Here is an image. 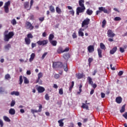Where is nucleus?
Wrapping results in <instances>:
<instances>
[{
    "instance_id": "f257e3e1",
    "label": "nucleus",
    "mask_w": 127,
    "mask_h": 127,
    "mask_svg": "<svg viewBox=\"0 0 127 127\" xmlns=\"http://www.w3.org/2000/svg\"><path fill=\"white\" fill-rule=\"evenodd\" d=\"M4 41L7 42L9 41V39H11L12 37L14 36V33L11 31L8 33V30H6L4 31Z\"/></svg>"
},
{
    "instance_id": "f03ea898",
    "label": "nucleus",
    "mask_w": 127,
    "mask_h": 127,
    "mask_svg": "<svg viewBox=\"0 0 127 127\" xmlns=\"http://www.w3.org/2000/svg\"><path fill=\"white\" fill-rule=\"evenodd\" d=\"M107 36L108 37H110V38L108 39V41L110 42H113V41H114V39H113V38L116 36V34L114 33L112 30L109 29L107 31Z\"/></svg>"
},
{
    "instance_id": "7ed1b4c3",
    "label": "nucleus",
    "mask_w": 127,
    "mask_h": 127,
    "mask_svg": "<svg viewBox=\"0 0 127 127\" xmlns=\"http://www.w3.org/2000/svg\"><path fill=\"white\" fill-rule=\"evenodd\" d=\"M32 38H33V35H32V34L28 33L27 35V37L24 39L26 45H29V44H30L31 43V40L30 39H32Z\"/></svg>"
},
{
    "instance_id": "20e7f679",
    "label": "nucleus",
    "mask_w": 127,
    "mask_h": 127,
    "mask_svg": "<svg viewBox=\"0 0 127 127\" xmlns=\"http://www.w3.org/2000/svg\"><path fill=\"white\" fill-rule=\"evenodd\" d=\"M102 11H103L104 13H109L108 9H106V8L104 7H99V10L96 11V15H98V14H99V13H101Z\"/></svg>"
},
{
    "instance_id": "39448f33",
    "label": "nucleus",
    "mask_w": 127,
    "mask_h": 127,
    "mask_svg": "<svg viewBox=\"0 0 127 127\" xmlns=\"http://www.w3.org/2000/svg\"><path fill=\"white\" fill-rule=\"evenodd\" d=\"M53 68H63V64L60 62H55L53 64Z\"/></svg>"
},
{
    "instance_id": "423d86ee",
    "label": "nucleus",
    "mask_w": 127,
    "mask_h": 127,
    "mask_svg": "<svg viewBox=\"0 0 127 127\" xmlns=\"http://www.w3.org/2000/svg\"><path fill=\"white\" fill-rule=\"evenodd\" d=\"M9 5H10V1L9 0L4 3V9L6 13H8L9 12V8H8Z\"/></svg>"
},
{
    "instance_id": "0eeeda50",
    "label": "nucleus",
    "mask_w": 127,
    "mask_h": 127,
    "mask_svg": "<svg viewBox=\"0 0 127 127\" xmlns=\"http://www.w3.org/2000/svg\"><path fill=\"white\" fill-rule=\"evenodd\" d=\"M25 27L26 29H29V30H33V28H34V26L32 25V24L28 21L25 22Z\"/></svg>"
},
{
    "instance_id": "6e6552de",
    "label": "nucleus",
    "mask_w": 127,
    "mask_h": 127,
    "mask_svg": "<svg viewBox=\"0 0 127 127\" xmlns=\"http://www.w3.org/2000/svg\"><path fill=\"white\" fill-rule=\"evenodd\" d=\"M85 9H86L85 7H78L76 8L77 15H79L80 13H82V12H84V11H85Z\"/></svg>"
},
{
    "instance_id": "1a4fd4ad",
    "label": "nucleus",
    "mask_w": 127,
    "mask_h": 127,
    "mask_svg": "<svg viewBox=\"0 0 127 127\" xmlns=\"http://www.w3.org/2000/svg\"><path fill=\"white\" fill-rule=\"evenodd\" d=\"M89 24H90V19L87 18L82 21L81 27H84L85 25H89Z\"/></svg>"
},
{
    "instance_id": "9d476101",
    "label": "nucleus",
    "mask_w": 127,
    "mask_h": 127,
    "mask_svg": "<svg viewBox=\"0 0 127 127\" xmlns=\"http://www.w3.org/2000/svg\"><path fill=\"white\" fill-rule=\"evenodd\" d=\"M48 43V41L47 40H44L43 41H39L37 42V44L39 45L40 46H41V45L44 46L46 45Z\"/></svg>"
},
{
    "instance_id": "9b49d317",
    "label": "nucleus",
    "mask_w": 127,
    "mask_h": 127,
    "mask_svg": "<svg viewBox=\"0 0 127 127\" xmlns=\"http://www.w3.org/2000/svg\"><path fill=\"white\" fill-rule=\"evenodd\" d=\"M87 50L89 52V53H92V52H94L95 51V48L94 46L93 45H90L87 48Z\"/></svg>"
},
{
    "instance_id": "f8f14e48",
    "label": "nucleus",
    "mask_w": 127,
    "mask_h": 127,
    "mask_svg": "<svg viewBox=\"0 0 127 127\" xmlns=\"http://www.w3.org/2000/svg\"><path fill=\"white\" fill-rule=\"evenodd\" d=\"M38 93H43L45 91V88L42 86H39L37 88Z\"/></svg>"
},
{
    "instance_id": "ddd939ff",
    "label": "nucleus",
    "mask_w": 127,
    "mask_h": 127,
    "mask_svg": "<svg viewBox=\"0 0 127 127\" xmlns=\"http://www.w3.org/2000/svg\"><path fill=\"white\" fill-rule=\"evenodd\" d=\"M116 102L117 104H121L123 102V98L121 96L117 97L116 98Z\"/></svg>"
},
{
    "instance_id": "4468645a",
    "label": "nucleus",
    "mask_w": 127,
    "mask_h": 127,
    "mask_svg": "<svg viewBox=\"0 0 127 127\" xmlns=\"http://www.w3.org/2000/svg\"><path fill=\"white\" fill-rule=\"evenodd\" d=\"M117 50H118V48L117 47H114L111 50H110V54L113 55V54L116 53Z\"/></svg>"
},
{
    "instance_id": "2eb2a0df",
    "label": "nucleus",
    "mask_w": 127,
    "mask_h": 127,
    "mask_svg": "<svg viewBox=\"0 0 127 127\" xmlns=\"http://www.w3.org/2000/svg\"><path fill=\"white\" fill-rule=\"evenodd\" d=\"M42 77H43V73H42V72H40L38 74V78L36 80V83H38V82H39L40 78H42Z\"/></svg>"
},
{
    "instance_id": "dca6fc26",
    "label": "nucleus",
    "mask_w": 127,
    "mask_h": 127,
    "mask_svg": "<svg viewBox=\"0 0 127 127\" xmlns=\"http://www.w3.org/2000/svg\"><path fill=\"white\" fill-rule=\"evenodd\" d=\"M57 52L58 54H61V53H64L63 48H62V47H59L57 50Z\"/></svg>"
},
{
    "instance_id": "f3484780",
    "label": "nucleus",
    "mask_w": 127,
    "mask_h": 127,
    "mask_svg": "<svg viewBox=\"0 0 127 127\" xmlns=\"http://www.w3.org/2000/svg\"><path fill=\"white\" fill-rule=\"evenodd\" d=\"M84 2H85V1L84 0H79L78 1L79 6H80L81 7H85Z\"/></svg>"
},
{
    "instance_id": "a211bd4d",
    "label": "nucleus",
    "mask_w": 127,
    "mask_h": 127,
    "mask_svg": "<svg viewBox=\"0 0 127 127\" xmlns=\"http://www.w3.org/2000/svg\"><path fill=\"white\" fill-rule=\"evenodd\" d=\"M63 57L65 60H68L70 58V54L66 53L63 55Z\"/></svg>"
},
{
    "instance_id": "6ab92c4d",
    "label": "nucleus",
    "mask_w": 127,
    "mask_h": 127,
    "mask_svg": "<svg viewBox=\"0 0 127 127\" xmlns=\"http://www.w3.org/2000/svg\"><path fill=\"white\" fill-rule=\"evenodd\" d=\"M9 114L10 115H11L12 116L13 115H15V110H14V109H13V108L10 109V110H9Z\"/></svg>"
},
{
    "instance_id": "aec40b11",
    "label": "nucleus",
    "mask_w": 127,
    "mask_h": 127,
    "mask_svg": "<svg viewBox=\"0 0 127 127\" xmlns=\"http://www.w3.org/2000/svg\"><path fill=\"white\" fill-rule=\"evenodd\" d=\"M81 108L82 109H86V110H89V106L87 105L88 104H86L84 103H82Z\"/></svg>"
},
{
    "instance_id": "412c9836",
    "label": "nucleus",
    "mask_w": 127,
    "mask_h": 127,
    "mask_svg": "<svg viewBox=\"0 0 127 127\" xmlns=\"http://www.w3.org/2000/svg\"><path fill=\"white\" fill-rule=\"evenodd\" d=\"M97 51L99 58H102L103 57V56H102V50L100 48H98L97 49Z\"/></svg>"
},
{
    "instance_id": "4be33fe9",
    "label": "nucleus",
    "mask_w": 127,
    "mask_h": 127,
    "mask_svg": "<svg viewBox=\"0 0 127 127\" xmlns=\"http://www.w3.org/2000/svg\"><path fill=\"white\" fill-rule=\"evenodd\" d=\"M35 58V54L32 53V54L30 56V58L29 59L30 62H32V61H33V59Z\"/></svg>"
},
{
    "instance_id": "5701e85b",
    "label": "nucleus",
    "mask_w": 127,
    "mask_h": 127,
    "mask_svg": "<svg viewBox=\"0 0 127 127\" xmlns=\"http://www.w3.org/2000/svg\"><path fill=\"white\" fill-rule=\"evenodd\" d=\"M63 121H64V119H61L58 121V123L60 127H64V123H63Z\"/></svg>"
},
{
    "instance_id": "b1692460",
    "label": "nucleus",
    "mask_w": 127,
    "mask_h": 127,
    "mask_svg": "<svg viewBox=\"0 0 127 127\" xmlns=\"http://www.w3.org/2000/svg\"><path fill=\"white\" fill-rule=\"evenodd\" d=\"M11 95L12 96L15 95V96H19V92L18 91H12L11 92Z\"/></svg>"
},
{
    "instance_id": "393cba45",
    "label": "nucleus",
    "mask_w": 127,
    "mask_h": 127,
    "mask_svg": "<svg viewBox=\"0 0 127 127\" xmlns=\"http://www.w3.org/2000/svg\"><path fill=\"white\" fill-rule=\"evenodd\" d=\"M51 44L53 45V46H56L57 45V41L56 40H53L52 41H50Z\"/></svg>"
},
{
    "instance_id": "a878e982",
    "label": "nucleus",
    "mask_w": 127,
    "mask_h": 127,
    "mask_svg": "<svg viewBox=\"0 0 127 127\" xmlns=\"http://www.w3.org/2000/svg\"><path fill=\"white\" fill-rule=\"evenodd\" d=\"M3 119L5 122H7V123H9L10 122V119L7 116H3Z\"/></svg>"
},
{
    "instance_id": "bb28decb",
    "label": "nucleus",
    "mask_w": 127,
    "mask_h": 127,
    "mask_svg": "<svg viewBox=\"0 0 127 127\" xmlns=\"http://www.w3.org/2000/svg\"><path fill=\"white\" fill-rule=\"evenodd\" d=\"M126 112V105H124L122 107L121 109L120 110V113H123Z\"/></svg>"
},
{
    "instance_id": "cd10ccee",
    "label": "nucleus",
    "mask_w": 127,
    "mask_h": 127,
    "mask_svg": "<svg viewBox=\"0 0 127 127\" xmlns=\"http://www.w3.org/2000/svg\"><path fill=\"white\" fill-rule=\"evenodd\" d=\"M24 8H28L29 7V2L26 1L24 3Z\"/></svg>"
},
{
    "instance_id": "c85d7f7f",
    "label": "nucleus",
    "mask_w": 127,
    "mask_h": 127,
    "mask_svg": "<svg viewBox=\"0 0 127 127\" xmlns=\"http://www.w3.org/2000/svg\"><path fill=\"white\" fill-rule=\"evenodd\" d=\"M87 80H88L89 84L90 85H92V84H93L94 82H93V81H92V78L91 77L88 76L87 77Z\"/></svg>"
},
{
    "instance_id": "c756f323",
    "label": "nucleus",
    "mask_w": 127,
    "mask_h": 127,
    "mask_svg": "<svg viewBox=\"0 0 127 127\" xmlns=\"http://www.w3.org/2000/svg\"><path fill=\"white\" fill-rule=\"evenodd\" d=\"M100 48L102 49V50H106V46L104 45V43H100Z\"/></svg>"
},
{
    "instance_id": "7c9ffc66",
    "label": "nucleus",
    "mask_w": 127,
    "mask_h": 127,
    "mask_svg": "<svg viewBox=\"0 0 127 127\" xmlns=\"http://www.w3.org/2000/svg\"><path fill=\"white\" fill-rule=\"evenodd\" d=\"M56 11L59 14H61V13H62L61 9H60V8H59V7H56Z\"/></svg>"
},
{
    "instance_id": "2f4dec72",
    "label": "nucleus",
    "mask_w": 127,
    "mask_h": 127,
    "mask_svg": "<svg viewBox=\"0 0 127 127\" xmlns=\"http://www.w3.org/2000/svg\"><path fill=\"white\" fill-rule=\"evenodd\" d=\"M53 38H54V35L51 34H50L49 36V41H52L53 40Z\"/></svg>"
},
{
    "instance_id": "473e14b6",
    "label": "nucleus",
    "mask_w": 127,
    "mask_h": 127,
    "mask_svg": "<svg viewBox=\"0 0 127 127\" xmlns=\"http://www.w3.org/2000/svg\"><path fill=\"white\" fill-rule=\"evenodd\" d=\"M76 76L78 79H82L83 78V74L82 73L76 74Z\"/></svg>"
},
{
    "instance_id": "72a5a7b5",
    "label": "nucleus",
    "mask_w": 127,
    "mask_h": 127,
    "mask_svg": "<svg viewBox=\"0 0 127 127\" xmlns=\"http://www.w3.org/2000/svg\"><path fill=\"white\" fill-rule=\"evenodd\" d=\"M86 13L88 14V15H91L93 14V10H90V9H87L86 11Z\"/></svg>"
},
{
    "instance_id": "f704fd0d",
    "label": "nucleus",
    "mask_w": 127,
    "mask_h": 127,
    "mask_svg": "<svg viewBox=\"0 0 127 127\" xmlns=\"http://www.w3.org/2000/svg\"><path fill=\"white\" fill-rule=\"evenodd\" d=\"M24 84H29V80L26 77H24Z\"/></svg>"
},
{
    "instance_id": "c9c22d12",
    "label": "nucleus",
    "mask_w": 127,
    "mask_h": 127,
    "mask_svg": "<svg viewBox=\"0 0 127 127\" xmlns=\"http://www.w3.org/2000/svg\"><path fill=\"white\" fill-rule=\"evenodd\" d=\"M50 10L51 12H55V9H54V6L51 5L50 6Z\"/></svg>"
},
{
    "instance_id": "e433bc0d",
    "label": "nucleus",
    "mask_w": 127,
    "mask_h": 127,
    "mask_svg": "<svg viewBox=\"0 0 127 127\" xmlns=\"http://www.w3.org/2000/svg\"><path fill=\"white\" fill-rule=\"evenodd\" d=\"M11 47L10 44H8L5 46L4 48L7 50H9V48Z\"/></svg>"
},
{
    "instance_id": "4c0bfd02",
    "label": "nucleus",
    "mask_w": 127,
    "mask_h": 127,
    "mask_svg": "<svg viewBox=\"0 0 127 127\" xmlns=\"http://www.w3.org/2000/svg\"><path fill=\"white\" fill-rule=\"evenodd\" d=\"M106 24H107V21H106V19H104L102 21V27L104 28L105 26H106Z\"/></svg>"
},
{
    "instance_id": "58836bf2",
    "label": "nucleus",
    "mask_w": 127,
    "mask_h": 127,
    "mask_svg": "<svg viewBox=\"0 0 127 127\" xmlns=\"http://www.w3.org/2000/svg\"><path fill=\"white\" fill-rule=\"evenodd\" d=\"M11 24H12L13 25H15V24H16V23H17L16 20H15V19H13L11 21Z\"/></svg>"
},
{
    "instance_id": "ea45409f",
    "label": "nucleus",
    "mask_w": 127,
    "mask_h": 127,
    "mask_svg": "<svg viewBox=\"0 0 127 127\" xmlns=\"http://www.w3.org/2000/svg\"><path fill=\"white\" fill-rule=\"evenodd\" d=\"M34 2V1L33 0H31L30 3V7L29 9H28L29 10V9H30V8H31V7H32V5H33Z\"/></svg>"
},
{
    "instance_id": "a19ab883",
    "label": "nucleus",
    "mask_w": 127,
    "mask_h": 127,
    "mask_svg": "<svg viewBox=\"0 0 127 127\" xmlns=\"http://www.w3.org/2000/svg\"><path fill=\"white\" fill-rule=\"evenodd\" d=\"M22 82H23V80L22 79V76H20V77H19V84L21 85L22 84Z\"/></svg>"
},
{
    "instance_id": "79ce46f5",
    "label": "nucleus",
    "mask_w": 127,
    "mask_h": 127,
    "mask_svg": "<svg viewBox=\"0 0 127 127\" xmlns=\"http://www.w3.org/2000/svg\"><path fill=\"white\" fill-rule=\"evenodd\" d=\"M78 35L79 36H81V37H83V36H84V32L78 31Z\"/></svg>"
},
{
    "instance_id": "37998d69",
    "label": "nucleus",
    "mask_w": 127,
    "mask_h": 127,
    "mask_svg": "<svg viewBox=\"0 0 127 127\" xmlns=\"http://www.w3.org/2000/svg\"><path fill=\"white\" fill-rule=\"evenodd\" d=\"M114 20L115 21H119L120 20H122V18L120 17H116L115 18H114Z\"/></svg>"
},
{
    "instance_id": "c03bdc74",
    "label": "nucleus",
    "mask_w": 127,
    "mask_h": 127,
    "mask_svg": "<svg viewBox=\"0 0 127 127\" xmlns=\"http://www.w3.org/2000/svg\"><path fill=\"white\" fill-rule=\"evenodd\" d=\"M92 61H93V58H89L88 59V63H89V66L91 65V63H92Z\"/></svg>"
},
{
    "instance_id": "a18cd8bd",
    "label": "nucleus",
    "mask_w": 127,
    "mask_h": 127,
    "mask_svg": "<svg viewBox=\"0 0 127 127\" xmlns=\"http://www.w3.org/2000/svg\"><path fill=\"white\" fill-rule=\"evenodd\" d=\"M54 78L55 79H59L60 78V75H59V74H55L54 75Z\"/></svg>"
},
{
    "instance_id": "49530a36",
    "label": "nucleus",
    "mask_w": 127,
    "mask_h": 127,
    "mask_svg": "<svg viewBox=\"0 0 127 127\" xmlns=\"http://www.w3.org/2000/svg\"><path fill=\"white\" fill-rule=\"evenodd\" d=\"M5 79L6 80H8V79H10V75L9 74H7L5 75Z\"/></svg>"
},
{
    "instance_id": "de8ad7c7",
    "label": "nucleus",
    "mask_w": 127,
    "mask_h": 127,
    "mask_svg": "<svg viewBox=\"0 0 127 127\" xmlns=\"http://www.w3.org/2000/svg\"><path fill=\"white\" fill-rule=\"evenodd\" d=\"M64 71L65 72H68V66L67 65V64H65V67L64 66Z\"/></svg>"
},
{
    "instance_id": "09e8293b",
    "label": "nucleus",
    "mask_w": 127,
    "mask_h": 127,
    "mask_svg": "<svg viewBox=\"0 0 127 127\" xmlns=\"http://www.w3.org/2000/svg\"><path fill=\"white\" fill-rule=\"evenodd\" d=\"M31 111L32 114H35V113H39V111H38V110L34 109H31Z\"/></svg>"
},
{
    "instance_id": "8fccbe9b",
    "label": "nucleus",
    "mask_w": 127,
    "mask_h": 127,
    "mask_svg": "<svg viewBox=\"0 0 127 127\" xmlns=\"http://www.w3.org/2000/svg\"><path fill=\"white\" fill-rule=\"evenodd\" d=\"M15 105V101L12 100L10 104V107H13Z\"/></svg>"
},
{
    "instance_id": "3c124183",
    "label": "nucleus",
    "mask_w": 127,
    "mask_h": 127,
    "mask_svg": "<svg viewBox=\"0 0 127 127\" xmlns=\"http://www.w3.org/2000/svg\"><path fill=\"white\" fill-rule=\"evenodd\" d=\"M45 99L47 100V101H49V95L48 94H46L45 96Z\"/></svg>"
},
{
    "instance_id": "603ef678",
    "label": "nucleus",
    "mask_w": 127,
    "mask_h": 127,
    "mask_svg": "<svg viewBox=\"0 0 127 127\" xmlns=\"http://www.w3.org/2000/svg\"><path fill=\"white\" fill-rule=\"evenodd\" d=\"M39 109L38 110V112H39V113H40L42 111V105H41V104H39Z\"/></svg>"
},
{
    "instance_id": "864d4df0",
    "label": "nucleus",
    "mask_w": 127,
    "mask_h": 127,
    "mask_svg": "<svg viewBox=\"0 0 127 127\" xmlns=\"http://www.w3.org/2000/svg\"><path fill=\"white\" fill-rule=\"evenodd\" d=\"M59 93L60 95H63V89L62 88L60 89Z\"/></svg>"
},
{
    "instance_id": "5fc2aeb1",
    "label": "nucleus",
    "mask_w": 127,
    "mask_h": 127,
    "mask_svg": "<svg viewBox=\"0 0 127 127\" xmlns=\"http://www.w3.org/2000/svg\"><path fill=\"white\" fill-rule=\"evenodd\" d=\"M72 38H73V39L77 38V34H76V32H74L73 33Z\"/></svg>"
},
{
    "instance_id": "6e6d98bb",
    "label": "nucleus",
    "mask_w": 127,
    "mask_h": 127,
    "mask_svg": "<svg viewBox=\"0 0 127 127\" xmlns=\"http://www.w3.org/2000/svg\"><path fill=\"white\" fill-rule=\"evenodd\" d=\"M120 51L121 53H124V52H125V49L121 47V48H120Z\"/></svg>"
},
{
    "instance_id": "4d7b16f0",
    "label": "nucleus",
    "mask_w": 127,
    "mask_h": 127,
    "mask_svg": "<svg viewBox=\"0 0 127 127\" xmlns=\"http://www.w3.org/2000/svg\"><path fill=\"white\" fill-rule=\"evenodd\" d=\"M69 12L70 14H71V15H72V16H74V14L75 13V12L74 11V10H70L69 11Z\"/></svg>"
},
{
    "instance_id": "13d9d810",
    "label": "nucleus",
    "mask_w": 127,
    "mask_h": 127,
    "mask_svg": "<svg viewBox=\"0 0 127 127\" xmlns=\"http://www.w3.org/2000/svg\"><path fill=\"white\" fill-rule=\"evenodd\" d=\"M123 117H124L126 120H127V112H125V114L123 115Z\"/></svg>"
},
{
    "instance_id": "bf43d9fd",
    "label": "nucleus",
    "mask_w": 127,
    "mask_h": 127,
    "mask_svg": "<svg viewBox=\"0 0 127 127\" xmlns=\"http://www.w3.org/2000/svg\"><path fill=\"white\" fill-rule=\"evenodd\" d=\"M69 50H70V48H69V47H66L64 50V53L68 52V51H69Z\"/></svg>"
},
{
    "instance_id": "052dcab7",
    "label": "nucleus",
    "mask_w": 127,
    "mask_h": 127,
    "mask_svg": "<svg viewBox=\"0 0 127 127\" xmlns=\"http://www.w3.org/2000/svg\"><path fill=\"white\" fill-rule=\"evenodd\" d=\"M46 55H47V53H45L43 54V55L42 56V59H44V58H45V57L46 56Z\"/></svg>"
},
{
    "instance_id": "680f3d73",
    "label": "nucleus",
    "mask_w": 127,
    "mask_h": 127,
    "mask_svg": "<svg viewBox=\"0 0 127 127\" xmlns=\"http://www.w3.org/2000/svg\"><path fill=\"white\" fill-rule=\"evenodd\" d=\"M31 47H32V48H34V47H36V44L32 43Z\"/></svg>"
},
{
    "instance_id": "e2e57ef3",
    "label": "nucleus",
    "mask_w": 127,
    "mask_h": 127,
    "mask_svg": "<svg viewBox=\"0 0 127 127\" xmlns=\"http://www.w3.org/2000/svg\"><path fill=\"white\" fill-rule=\"evenodd\" d=\"M0 126L1 127H3V122H2V120L0 119Z\"/></svg>"
},
{
    "instance_id": "0e129e2a",
    "label": "nucleus",
    "mask_w": 127,
    "mask_h": 127,
    "mask_svg": "<svg viewBox=\"0 0 127 127\" xmlns=\"http://www.w3.org/2000/svg\"><path fill=\"white\" fill-rule=\"evenodd\" d=\"M39 20L40 21H41V22H42V21H44V17H40Z\"/></svg>"
},
{
    "instance_id": "69168bd1",
    "label": "nucleus",
    "mask_w": 127,
    "mask_h": 127,
    "mask_svg": "<svg viewBox=\"0 0 127 127\" xmlns=\"http://www.w3.org/2000/svg\"><path fill=\"white\" fill-rule=\"evenodd\" d=\"M123 74H124V71H123V70L120 71L118 73V75L119 76H122V75H123Z\"/></svg>"
},
{
    "instance_id": "338daca9",
    "label": "nucleus",
    "mask_w": 127,
    "mask_h": 127,
    "mask_svg": "<svg viewBox=\"0 0 127 127\" xmlns=\"http://www.w3.org/2000/svg\"><path fill=\"white\" fill-rule=\"evenodd\" d=\"M91 85L93 87V89H96V88H97V85L96 84L92 83V84Z\"/></svg>"
},
{
    "instance_id": "774afa93",
    "label": "nucleus",
    "mask_w": 127,
    "mask_h": 127,
    "mask_svg": "<svg viewBox=\"0 0 127 127\" xmlns=\"http://www.w3.org/2000/svg\"><path fill=\"white\" fill-rule=\"evenodd\" d=\"M4 92V89L2 87H0V93H3Z\"/></svg>"
}]
</instances>
